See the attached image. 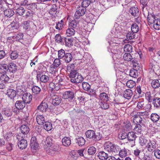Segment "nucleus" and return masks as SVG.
Returning <instances> with one entry per match:
<instances>
[{
	"label": "nucleus",
	"mask_w": 160,
	"mask_h": 160,
	"mask_svg": "<svg viewBox=\"0 0 160 160\" xmlns=\"http://www.w3.org/2000/svg\"><path fill=\"white\" fill-rule=\"evenodd\" d=\"M104 149L107 150L109 153L113 155H118L120 149L119 146L111 142H106L104 145Z\"/></svg>",
	"instance_id": "f257e3e1"
},
{
	"label": "nucleus",
	"mask_w": 160,
	"mask_h": 160,
	"mask_svg": "<svg viewBox=\"0 0 160 160\" xmlns=\"http://www.w3.org/2000/svg\"><path fill=\"white\" fill-rule=\"evenodd\" d=\"M69 77L71 78V82L74 83H78L82 82L83 78L77 70L72 71L69 74Z\"/></svg>",
	"instance_id": "f03ea898"
},
{
	"label": "nucleus",
	"mask_w": 160,
	"mask_h": 160,
	"mask_svg": "<svg viewBox=\"0 0 160 160\" xmlns=\"http://www.w3.org/2000/svg\"><path fill=\"white\" fill-rule=\"evenodd\" d=\"M17 138L18 140V146L21 149H25L27 146V142L24 138L25 135L23 134L17 135Z\"/></svg>",
	"instance_id": "7ed1b4c3"
},
{
	"label": "nucleus",
	"mask_w": 160,
	"mask_h": 160,
	"mask_svg": "<svg viewBox=\"0 0 160 160\" xmlns=\"http://www.w3.org/2000/svg\"><path fill=\"white\" fill-rule=\"evenodd\" d=\"M52 103L54 106L59 105L62 101V98L58 93H53L51 95Z\"/></svg>",
	"instance_id": "20e7f679"
},
{
	"label": "nucleus",
	"mask_w": 160,
	"mask_h": 160,
	"mask_svg": "<svg viewBox=\"0 0 160 160\" xmlns=\"http://www.w3.org/2000/svg\"><path fill=\"white\" fill-rule=\"evenodd\" d=\"M86 11V8L82 6L78 7L75 13V18L76 19H78L80 16H83L85 14Z\"/></svg>",
	"instance_id": "39448f33"
},
{
	"label": "nucleus",
	"mask_w": 160,
	"mask_h": 160,
	"mask_svg": "<svg viewBox=\"0 0 160 160\" xmlns=\"http://www.w3.org/2000/svg\"><path fill=\"white\" fill-rule=\"evenodd\" d=\"M63 98L68 99V101L71 102L74 98V93L72 90L66 91L63 93Z\"/></svg>",
	"instance_id": "423d86ee"
},
{
	"label": "nucleus",
	"mask_w": 160,
	"mask_h": 160,
	"mask_svg": "<svg viewBox=\"0 0 160 160\" xmlns=\"http://www.w3.org/2000/svg\"><path fill=\"white\" fill-rule=\"evenodd\" d=\"M85 134L87 138L89 139H92L95 141H98L100 139L98 137H97L95 132L93 130H88L86 132Z\"/></svg>",
	"instance_id": "0eeeda50"
},
{
	"label": "nucleus",
	"mask_w": 160,
	"mask_h": 160,
	"mask_svg": "<svg viewBox=\"0 0 160 160\" xmlns=\"http://www.w3.org/2000/svg\"><path fill=\"white\" fill-rule=\"evenodd\" d=\"M133 122L137 124H141L142 125H144L145 122V119L142 118L139 115H134L132 118Z\"/></svg>",
	"instance_id": "6e6552de"
},
{
	"label": "nucleus",
	"mask_w": 160,
	"mask_h": 160,
	"mask_svg": "<svg viewBox=\"0 0 160 160\" xmlns=\"http://www.w3.org/2000/svg\"><path fill=\"white\" fill-rule=\"evenodd\" d=\"M149 68L151 69V72H154L156 74H159L160 72V68L155 62L150 63Z\"/></svg>",
	"instance_id": "1a4fd4ad"
},
{
	"label": "nucleus",
	"mask_w": 160,
	"mask_h": 160,
	"mask_svg": "<svg viewBox=\"0 0 160 160\" xmlns=\"http://www.w3.org/2000/svg\"><path fill=\"white\" fill-rule=\"evenodd\" d=\"M156 143L154 141L149 140V142L146 146V148L148 151H154L156 148Z\"/></svg>",
	"instance_id": "9d476101"
},
{
	"label": "nucleus",
	"mask_w": 160,
	"mask_h": 160,
	"mask_svg": "<svg viewBox=\"0 0 160 160\" xmlns=\"http://www.w3.org/2000/svg\"><path fill=\"white\" fill-rule=\"evenodd\" d=\"M20 129L21 133H19L17 135L23 134V135H25H25H27L29 132L30 131V129L28 126L26 125H22L20 128Z\"/></svg>",
	"instance_id": "9b49d317"
},
{
	"label": "nucleus",
	"mask_w": 160,
	"mask_h": 160,
	"mask_svg": "<svg viewBox=\"0 0 160 160\" xmlns=\"http://www.w3.org/2000/svg\"><path fill=\"white\" fill-rule=\"evenodd\" d=\"M32 96L30 93H26L23 94L22 97V101L26 104L30 103L32 99Z\"/></svg>",
	"instance_id": "f8f14e48"
},
{
	"label": "nucleus",
	"mask_w": 160,
	"mask_h": 160,
	"mask_svg": "<svg viewBox=\"0 0 160 160\" xmlns=\"http://www.w3.org/2000/svg\"><path fill=\"white\" fill-rule=\"evenodd\" d=\"M48 106L47 103L42 101L40 105L37 107V110H39L42 112H45L46 111Z\"/></svg>",
	"instance_id": "ddd939ff"
},
{
	"label": "nucleus",
	"mask_w": 160,
	"mask_h": 160,
	"mask_svg": "<svg viewBox=\"0 0 160 160\" xmlns=\"http://www.w3.org/2000/svg\"><path fill=\"white\" fill-rule=\"evenodd\" d=\"M58 147L56 146H53L46 149V152L50 155H54L58 151Z\"/></svg>",
	"instance_id": "4468645a"
},
{
	"label": "nucleus",
	"mask_w": 160,
	"mask_h": 160,
	"mask_svg": "<svg viewBox=\"0 0 160 160\" xmlns=\"http://www.w3.org/2000/svg\"><path fill=\"white\" fill-rule=\"evenodd\" d=\"M30 146L32 150H35L38 148V144L35 137H32L31 140Z\"/></svg>",
	"instance_id": "2eb2a0df"
},
{
	"label": "nucleus",
	"mask_w": 160,
	"mask_h": 160,
	"mask_svg": "<svg viewBox=\"0 0 160 160\" xmlns=\"http://www.w3.org/2000/svg\"><path fill=\"white\" fill-rule=\"evenodd\" d=\"M15 107L18 110H22L25 107L26 104L22 100H18L15 103Z\"/></svg>",
	"instance_id": "dca6fc26"
},
{
	"label": "nucleus",
	"mask_w": 160,
	"mask_h": 160,
	"mask_svg": "<svg viewBox=\"0 0 160 160\" xmlns=\"http://www.w3.org/2000/svg\"><path fill=\"white\" fill-rule=\"evenodd\" d=\"M13 113V111L11 109L6 108L2 111V114L5 118H8L11 117Z\"/></svg>",
	"instance_id": "f3484780"
},
{
	"label": "nucleus",
	"mask_w": 160,
	"mask_h": 160,
	"mask_svg": "<svg viewBox=\"0 0 160 160\" xmlns=\"http://www.w3.org/2000/svg\"><path fill=\"white\" fill-rule=\"evenodd\" d=\"M8 70L9 73L14 72L17 70V65L14 62H11L8 65Z\"/></svg>",
	"instance_id": "a211bd4d"
},
{
	"label": "nucleus",
	"mask_w": 160,
	"mask_h": 160,
	"mask_svg": "<svg viewBox=\"0 0 160 160\" xmlns=\"http://www.w3.org/2000/svg\"><path fill=\"white\" fill-rule=\"evenodd\" d=\"M123 58L125 60L128 61H131L133 63H135L136 62V58H133L130 53H125L123 55Z\"/></svg>",
	"instance_id": "6ab92c4d"
},
{
	"label": "nucleus",
	"mask_w": 160,
	"mask_h": 160,
	"mask_svg": "<svg viewBox=\"0 0 160 160\" xmlns=\"http://www.w3.org/2000/svg\"><path fill=\"white\" fill-rule=\"evenodd\" d=\"M7 94L11 99H13L16 95V91L12 89H9L7 91Z\"/></svg>",
	"instance_id": "aec40b11"
},
{
	"label": "nucleus",
	"mask_w": 160,
	"mask_h": 160,
	"mask_svg": "<svg viewBox=\"0 0 160 160\" xmlns=\"http://www.w3.org/2000/svg\"><path fill=\"white\" fill-rule=\"evenodd\" d=\"M40 77V81L43 83H46L49 82L50 77L47 75H40L39 74H38L37 78Z\"/></svg>",
	"instance_id": "412c9836"
},
{
	"label": "nucleus",
	"mask_w": 160,
	"mask_h": 160,
	"mask_svg": "<svg viewBox=\"0 0 160 160\" xmlns=\"http://www.w3.org/2000/svg\"><path fill=\"white\" fill-rule=\"evenodd\" d=\"M137 138L135 133L133 132H128L127 134V138L129 141H134L135 143V141Z\"/></svg>",
	"instance_id": "4be33fe9"
},
{
	"label": "nucleus",
	"mask_w": 160,
	"mask_h": 160,
	"mask_svg": "<svg viewBox=\"0 0 160 160\" xmlns=\"http://www.w3.org/2000/svg\"><path fill=\"white\" fill-rule=\"evenodd\" d=\"M133 94L132 91L130 89H128L125 90L123 92L124 97L128 99H130Z\"/></svg>",
	"instance_id": "5701e85b"
},
{
	"label": "nucleus",
	"mask_w": 160,
	"mask_h": 160,
	"mask_svg": "<svg viewBox=\"0 0 160 160\" xmlns=\"http://www.w3.org/2000/svg\"><path fill=\"white\" fill-rule=\"evenodd\" d=\"M26 10L24 8L21 6H19L18 7H16V13L19 16H22L25 13Z\"/></svg>",
	"instance_id": "b1692460"
},
{
	"label": "nucleus",
	"mask_w": 160,
	"mask_h": 160,
	"mask_svg": "<svg viewBox=\"0 0 160 160\" xmlns=\"http://www.w3.org/2000/svg\"><path fill=\"white\" fill-rule=\"evenodd\" d=\"M78 157V154L75 151H71L68 156L69 160H76Z\"/></svg>",
	"instance_id": "393cba45"
},
{
	"label": "nucleus",
	"mask_w": 160,
	"mask_h": 160,
	"mask_svg": "<svg viewBox=\"0 0 160 160\" xmlns=\"http://www.w3.org/2000/svg\"><path fill=\"white\" fill-rule=\"evenodd\" d=\"M129 12L134 17L138 16L139 14V10L137 7H131L130 9Z\"/></svg>",
	"instance_id": "a878e982"
},
{
	"label": "nucleus",
	"mask_w": 160,
	"mask_h": 160,
	"mask_svg": "<svg viewBox=\"0 0 160 160\" xmlns=\"http://www.w3.org/2000/svg\"><path fill=\"white\" fill-rule=\"evenodd\" d=\"M8 65L6 64H3L0 66V73L1 74H8L9 72L8 69Z\"/></svg>",
	"instance_id": "bb28decb"
},
{
	"label": "nucleus",
	"mask_w": 160,
	"mask_h": 160,
	"mask_svg": "<svg viewBox=\"0 0 160 160\" xmlns=\"http://www.w3.org/2000/svg\"><path fill=\"white\" fill-rule=\"evenodd\" d=\"M109 155L108 153L103 151H102L99 152L98 156L101 160H105L108 158Z\"/></svg>",
	"instance_id": "cd10ccee"
},
{
	"label": "nucleus",
	"mask_w": 160,
	"mask_h": 160,
	"mask_svg": "<svg viewBox=\"0 0 160 160\" xmlns=\"http://www.w3.org/2000/svg\"><path fill=\"white\" fill-rule=\"evenodd\" d=\"M62 143L63 145L66 147L69 146L71 144L70 138L64 137L62 139Z\"/></svg>",
	"instance_id": "c85d7f7f"
},
{
	"label": "nucleus",
	"mask_w": 160,
	"mask_h": 160,
	"mask_svg": "<svg viewBox=\"0 0 160 160\" xmlns=\"http://www.w3.org/2000/svg\"><path fill=\"white\" fill-rule=\"evenodd\" d=\"M36 119L38 124L39 125H42L45 122L44 117L42 115H37Z\"/></svg>",
	"instance_id": "c756f323"
},
{
	"label": "nucleus",
	"mask_w": 160,
	"mask_h": 160,
	"mask_svg": "<svg viewBox=\"0 0 160 160\" xmlns=\"http://www.w3.org/2000/svg\"><path fill=\"white\" fill-rule=\"evenodd\" d=\"M53 139L52 137L50 136L47 137L45 141H44L45 144L48 147L52 146L53 142Z\"/></svg>",
	"instance_id": "7c9ffc66"
},
{
	"label": "nucleus",
	"mask_w": 160,
	"mask_h": 160,
	"mask_svg": "<svg viewBox=\"0 0 160 160\" xmlns=\"http://www.w3.org/2000/svg\"><path fill=\"white\" fill-rule=\"evenodd\" d=\"M72 58L73 57L71 53L68 52L66 53L63 59L66 63H68L72 60Z\"/></svg>",
	"instance_id": "2f4dec72"
},
{
	"label": "nucleus",
	"mask_w": 160,
	"mask_h": 160,
	"mask_svg": "<svg viewBox=\"0 0 160 160\" xmlns=\"http://www.w3.org/2000/svg\"><path fill=\"white\" fill-rule=\"evenodd\" d=\"M57 7L55 5H52L51 8L49 11V13L51 15L55 16L56 15Z\"/></svg>",
	"instance_id": "473e14b6"
},
{
	"label": "nucleus",
	"mask_w": 160,
	"mask_h": 160,
	"mask_svg": "<svg viewBox=\"0 0 160 160\" xmlns=\"http://www.w3.org/2000/svg\"><path fill=\"white\" fill-rule=\"evenodd\" d=\"M13 133L11 132H7L4 135V138L8 141H10L13 139Z\"/></svg>",
	"instance_id": "72a5a7b5"
},
{
	"label": "nucleus",
	"mask_w": 160,
	"mask_h": 160,
	"mask_svg": "<svg viewBox=\"0 0 160 160\" xmlns=\"http://www.w3.org/2000/svg\"><path fill=\"white\" fill-rule=\"evenodd\" d=\"M14 12L13 10L11 9H6L4 10V15L7 17H11L14 15Z\"/></svg>",
	"instance_id": "f704fd0d"
},
{
	"label": "nucleus",
	"mask_w": 160,
	"mask_h": 160,
	"mask_svg": "<svg viewBox=\"0 0 160 160\" xmlns=\"http://www.w3.org/2000/svg\"><path fill=\"white\" fill-rule=\"evenodd\" d=\"M76 30L69 28L66 31V34L68 37L73 36Z\"/></svg>",
	"instance_id": "c9c22d12"
},
{
	"label": "nucleus",
	"mask_w": 160,
	"mask_h": 160,
	"mask_svg": "<svg viewBox=\"0 0 160 160\" xmlns=\"http://www.w3.org/2000/svg\"><path fill=\"white\" fill-rule=\"evenodd\" d=\"M49 90L52 91H57L59 89V88L56 86L55 83L51 82L49 84Z\"/></svg>",
	"instance_id": "e433bc0d"
},
{
	"label": "nucleus",
	"mask_w": 160,
	"mask_h": 160,
	"mask_svg": "<svg viewBox=\"0 0 160 160\" xmlns=\"http://www.w3.org/2000/svg\"><path fill=\"white\" fill-rule=\"evenodd\" d=\"M75 140H76V143L79 146H82L85 143V140L82 137H80L77 138H76Z\"/></svg>",
	"instance_id": "4c0bfd02"
},
{
	"label": "nucleus",
	"mask_w": 160,
	"mask_h": 160,
	"mask_svg": "<svg viewBox=\"0 0 160 160\" xmlns=\"http://www.w3.org/2000/svg\"><path fill=\"white\" fill-rule=\"evenodd\" d=\"M153 24V28L156 30L160 29V19L157 18Z\"/></svg>",
	"instance_id": "58836bf2"
},
{
	"label": "nucleus",
	"mask_w": 160,
	"mask_h": 160,
	"mask_svg": "<svg viewBox=\"0 0 160 160\" xmlns=\"http://www.w3.org/2000/svg\"><path fill=\"white\" fill-rule=\"evenodd\" d=\"M12 38L15 41H19L20 40L23 38V34L21 33H19L12 36Z\"/></svg>",
	"instance_id": "ea45409f"
},
{
	"label": "nucleus",
	"mask_w": 160,
	"mask_h": 160,
	"mask_svg": "<svg viewBox=\"0 0 160 160\" xmlns=\"http://www.w3.org/2000/svg\"><path fill=\"white\" fill-rule=\"evenodd\" d=\"M63 39L64 37L63 38H62L59 34L56 35L55 40L57 42L60 43L61 44H64Z\"/></svg>",
	"instance_id": "a19ab883"
},
{
	"label": "nucleus",
	"mask_w": 160,
	"mask_h": 160,
	"mask_svg": "<svg viewBox=\"0 0 160 160\" xmlns=\"http://www.w3.org/2000/svg\"><path fill=\"white\" fill-rule=\"evenodd\" d=\"M44 125V128L47 131H50L52 128V124L51 122H46Z\"/></svg>",
	"instance_id": "79ce46f5"
},
{
	"label": "nucleus",
	"mask_w": 160,
	"mask_h": 160,
	"mask_svg": "<svg viewBox=\"0 0 160 160\" xmlns=\"http://www.w3.org/2000/svg\"><path fill=\"white\" fill-rule=\"evenodd\" d=\"M78 22L75 20H72L69 23V28L76 30L78 25Z\"/></svg>",
	"instance_id": "37998d69"
},
{
	"label": "nucleus",
	"mask_w": 160,
	"mask_h": 160,
	"mask_svg": "<svg viewBox=\"0 0 160 160\" xmlns=\"http://www.w3.org/2000/svg\"><path fill=\"white\" fill-rule=\"evenodd\" d=\"M65 77L63 76H58L57 77V82L59 84L61 85H63L64 83Z\"/></svg>",
	"instance_id": "c03bdc74"
},
{
	"label": "nucleus",
	"mask_w": 160,
	"mask_h": 160,
	"mask_svg": "<svg viewBox=\"0 0 160 160\" xmlns=\"http://www.w3.org/2000/svg\"><path fill=\"white\" fill-rule=\"evenodd\" d=\"M148 22L151 24H153L156 20L155 15L152 14H148L147 17Z\"/></svg>",
	"instance_id": "a18cd8bd"
},
{
	"label": "nucleus",
	"mask_w": 160,
	"mask_h": 160,
	"mask_svg": "<svg viewBox=\"0 0 160 160\" xmlns=\"http://www.w3.org/2000/svg\"><path fill=\"white\" fill-rule=\"evenodd\" d=\"M135 69H132L130 71L129 75L130 76L134 78H136L138 76L137 70Z\"/></svg>",
	"instance_id": "49530a36"
},
{
	"label": "nucleus",
	"mask_w": 160,
	"mask_h": 160,
	"mask_svg": "<svg viewBox=\"0 0 160 160\" xmlns=\"http://www.w3.org/2000/svg\"><path fill=\"white\" fill-rule=\"evenodd\" d=\"M38 4V3L35 2L30 3L27 9L30 10L34 11L36 9H37V4Z\"/></svg>",
	"instance_id": "de8ad7c7"
},
{
	"label": "nucleus",
	"mask_w": 160,
	"mask_h": 160,
	"mask_svg": "<svg viewBox=\"0 0 160 160\" xmlns=\"http://www.w3.org/2000/svg\"><path fill=\"white\" fill-rule=\"evenodd\" d=\"M152 103L154 107L157 108H159L160 106V98H156L153 99Z\"/></svg>",
	"instance_id": "09e8293b"
},
{
	"label": "nucleus",
	"mask_w": 160,
	"mask_h": 160,
	"mask_svg": "<svg viewBox=\"0 0 160 160\" xmlns=\"http://www.w3.org/2000/svg\"><path fill=\"white\" fill-rule=\"evenodd\" d=\"M152 86L154 88H158L160 87V84L158 80H153L151 82Z\"/></svg>",
	"instance_id": "8fccbe9b"
},
{
	"label": "nucleus",
	"mask_w": 160,
	"mask_h": 160,
	"mask_svg": "<svg viewBox=\"0 0 160 160\" xmlns=\"http://www.w3.org/2000/svg\"><path fill=\"white\" fill-rule=\"evenodd\" d=\"M159 118L160 117L156 113H152L151 116V119L154 122H157Z\"/></svg>",
	"instance_id": "3c124183"
},
{
	"label": "nucleus",
	"mask_w": 160,
	"mask_h": 160,
	"mask_svg": "<svg viewBox=\"0 0 160 160\" xmlns=\"http://www.w3.org/2000/svg\"><path fill=\"white\" fill-rule=\"evenodd\" d=\"M118 154L121 158H123L124 157L127 156V151L125 148L122 149H120L119 153H118Z\"/></svg>",
	"instance_id": "603ef678"
},
{
	"label": "nucleus",
	"mask_w": 160,
	"mask_h": 160,
	"mask_svg": "<svg viewBox=\"0 0 160 160\" xmlns=\"http://www.w3.org/2000/svg\"><path fill=\"white\" fill-rule=\"evenodd\" d=\"M66 53L65 52V51L63 49H61L59 50L58 52V58L59 59H63V58L64 56L66 55Z\"/></svg>",
	"instance_id": "864d4df0"
},
{
	"label": "nucleus",
	"mask_w": 160,
	"mask_h": 160,
	"mask_svg": "<svg viewBox=\"0 0 160 160\" xmlns=\"http://www.w3.org/2000/svg\"><path fill=\"white\" fill-rule=\"evenodd\" d=\"M132 50V47L130 44H128L126 45L124 48V52H131Z\"/></svg>",
	"instance_id": "5fc2aeb1"
},
{
	"label": "nucleus",
	"mask_w": 160,
	"mask_h": 160,
	"mask_svg": "<svg viewBox=\"0 0 160 160\" xmlns=\"http://www.w3.org/2000/svg\"><path fill=\"white\" fill-rule=\"evenodd\" d=\"M135 85V82L132 80H129L126 83L127 86L130 88H132Z\"/></svg>",
	"instance_id": "6e6d98bb"
},
{
	"label": "nucleus",
	"mask_w": 160,
	"mask_h": 160,
	"mask_svg": "<svg viewBox=\"0 0 160 160\" xmlns=\"http://www.w3.org/2000/svg\"><path fill=\"white\" fill-rule=\"evenodd\" d=\"M9 79V78L7 75L6 73H4L0 77V80L3 81L4 82H8Z\"/></svg>",
	"instance_id": "4d7b16f0"
},
{
	"label": "nucleus",
	"mask_w": 160,
	"mask_h": 160,
	"mask_svg": "<svg viewBox=\"0 0 160 160\" xmlns=\"http://www.w3.org/2000/svg\"><path fill=\"white\" fill-rule=\"evenodd\" d=\"M131 29L132 32L136 33L139 30V28L137 24L134 23L132 25Z\"/></svg>",
	"instance_id": "13d9d810"
},
{
	"label": "nucleus",
	"mask_w": 160,
	"mask_h": 160,
	"mask_svg": "<svg viewBox=\"0 0 160 160\" xmlns=\"http://www.w3.org/2000/svg\"><path fill=\"white\" fill-rule=\"evenodd\" d=\"M33 93L35 94H38L41 91V89L38 87L36 86H33L32 89Z\"/></svg>",
	"instance_id": "bf43d9fd"
},
{
	"label": "nucleus",
	"mask_w": 160,
	"mask_h": 160,
	"mask_svg": "<svg viewBox=\"0 0 160 160\" xmlns=\"http://www.w3.org/2000/svg\"><path fill=\"white\" fill-rule=\"evenodd\" d=\"M96 149L93 146L90 147L88 150V154L91 155H93L96 152Z\"/></svg>",
	"instance_id": "052dcab7"
},
{
	"label": "nucleus",
	"mask_w": 160,
	"mask_h": 160,
	"mask_svg": "<svg viewBox=\"0 0 160 160\" xmlns=\"http://www.w3.org/2000/svg\"><path fill=\"white\" fill-rule=\"evenodd\" d=\"M99 105L102 109H106L109 108L108 104L107 102L102 101V100L100 102Z\"/></svg>",
	"instance_id": "680f3d73"
},
{
	"label": "nucleus",
	"mask_w": 160,
	"mask_h": 160,
	"mask_svg": "<svg viewBox=\"0 0 160 160\" xmlns=\"http://www.w3.org/2000/svg\"><path fill=\"white\" fill-rule=\"evenodd\" d=\"M11 27H12L13 29H18L19 28V25L18 23H17L15 21H13L10 24Z\"/></svg>",
	"instance_id": "e2e57ef3"
},
{
	"label": "nucleus",
	"mask_w": 160,
	"mask_h": 160,
	"mask_svg": "<svg viewBox=\"0 0 160 160\" xmlns=\"http://www.w3.org/2000/svg\"><path fill=\"white\" fill-rule=\"evenodd\" d=\"M142 126L141 124H137L134 128V131L138 133H141L142 131Z\"/></svg>",
	"instance_id": "0e129e2a"
},
{
	"label": "nucleus",
	"mask_w": 160,
	"mask_h": 160,
	"mask_svg": "<svg viewBox=\"0 0 160 160\" xmlns=\"http://www.w3.org/2000/svg\"><path fill=\"white\" fill-rule=\"evenodd\" d=\"M82 87L83 89L86 91H88L90 88V85L87 82H83L82 83Z\"/></svg>",
	"instance_id": "69168bd1"
},
{
	"label": "nucleus",
	"mask_w": 160,
	"mask_h": 160,
	"mask_svg": "<svg viewBox=\"0 0 160 160\" xmlns=\"http://www.w3.org/2000/svg\"><path fill=\"white\" fill-rule=\"evenodd\" d=\"M99 97L100 98L101 100H105L106 101H107L108 100V96L107 94L105 92L101 93L100 94Z\"/></svg>",
	"instance_id": "338daca9"
},
{
	"label": "nucleus",
	"mask_w": 160,
	"mask_h": 160,
	"mask_svg": "<svg viewBox=\"0 0 160 160\" xmlns=\"http://www.w3.org/2000/svg\"><path fill=\"white\" fill-rule=\"evenodd\" d=\"M91 3L89 0H83L82 3V6L84 8L87 7Z\"/></svg>",
	"instance_id": "774afa93"
}]
</instances>
